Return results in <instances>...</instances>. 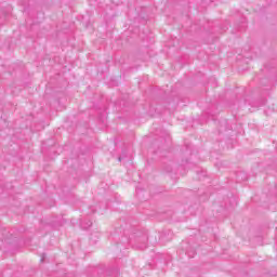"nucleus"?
Here are the masks:
<instances>
[{
	"label": "nucleus",
	"instance_id": "nucleus-2",
	"mask_svg": "<svg viewBox=\"0 0 277 277\" xmlns=\"http://www.w3.org/2000/svg\"><path fill=\"white\" fill-rule=\"evenodd\" d=\"M41 263H44V254L41 258Z\"/></svg>",
	"mask_w": 277,
	"mask_h": 277
},
{
	"label": "nucleus",
	"instance_id": "nucleus-1",
	"mask_svg": "<svg viewBox=\"0 0 277 277\" xmlns=\"http://www.w3.org/2000/svg\"><path fill=\"white\" fill-rule=\"evenodd\" d=\"M130 243L135 250H146L148 248V235L136 234L134 239L130 238Z\"/></svg>",
	"mask_w": 277,
	"mask_h": 277
},
{
	"label": "nucleus",
	"instance_id": "nucleus-3",
	"mask_svg": "<svg viewBox=\"0 0 277 277\" xmlns=\"http://www.w3.org/2000/svg\"><path fill=\"white\" fill-rule=\"evenodd\" d=\"M118 159H119V161H122V158H121V157H119Z\"/></svg>",
	"mask_w": 277,
	"mask_h": 277
},
{
	"label": "nucleus",
	"instance_id": "nucleus-4",
	"mask_svg": "<svg viewBox=\"0 0 277 277\" xmlns=\"http://www.w3.org/2000/svg\"><path fill=\"white\" fill-rule=\"evenodd\" d=\"M89 226H92V222H90Z\"/></svg>",
	"mask_w": 277,
	"mask_h": 277
}]
</instances>
